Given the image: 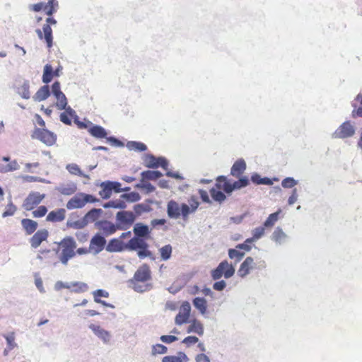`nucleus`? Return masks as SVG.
Returning <instances> with one entry per match:
<instances>
[{
    "label": "nucleus",
    "instance_id": "1",
    "mask_svg": "<svg viewBox=\"0 0 362 362\" xmlns=\"http://www.w3.org/2000/svg\"><path fill=\"white\" fill-rule=\"evenodd\" d=\"M133 231L137 238H134L129 241V249H146V244L140 238H146L149 235L148 226L141 223H136L134 226Z\"/></svg>",
    "mask_w": 362,
    "mask_h": 362
},
{
    "label": "nucleus",
    "instance_id": "2",
    "mask_svg": "<svg viewBox=\"0 0 362 362\" xmlns=\"http://www.w3.org/2000/svg\"><path fill=\"white\" fill-rule=\"evenodd\" d=\"M96 201H98V199L93 195L80 192L68 201L66 207L69 210L81 209L85 206L87 203H93Z\"/></svg>",
    "mask_w": 362,
    "mask_h": 362
},
{
    "label": "nucleus",
    "instance_id": "3",
    "mask_svg": "<svg viewBox=\"0 0 362 362\" xmlns=\"http://www.w3.org/2000/svg\"><path fill=\"white\" fill-rule=\"evenodd\" d=\"M115 218L119 229L127 230L134 223L136 215L130 211H119Z\"/></svg>",
    "mask_w": 362,
    "mask_h": 362
},
{
    "label": "nucleus",
    "instance_id": "4",
    "mask_svg": "<svg viewBox=\"0 0 362 362\" xmlns=\"http://www.w3.org/2000/svg\"><path fill=\"white\" fill-rule=\"evenodd\" d=\"M235 268L232 264H228L227 261L221 262L216 269L211 272V276L214 280L221 279L223 276L226 279H229L233 276Z\"/></svg>",
    "mask_w": 362,
    "mask_h": 362
},
{
    "label": "nucleus",
    "instance_id": "5",
    "mask_svg": "<svg viewBox=\"0 0 362 362\" xmlns=\"http://www.w3.org/2000/svg\"><path fill=\"white\" fill-rule=\"evenodd\" d=\"M32 138L38 139L47 146H52L56 142L57 135L46 129L36 128Z\"/></svg>",
    "mask_w": 362,
    "mask_h": 362
},
{
    "label": "nucleus",
    "instance_id": "6",
    "mask_svg": "<svg viewBox=\"0 0 362 362\" xmlns=\"http://www.w3.org/2000/svg\"><path fill=\"white\" fill-rule=\"evenodd\" d=\"M355 127L349 121L343 122L332 134V138L346 139L353 136L355 134Z\"/></svg>",
    "mask_w": 362,
    "mask_h": 362
},
{
    "label": "nucleus",
    "instance_id": "7",
    "mask_svg": "<svg viewBox=\"0 0 362 362\" xmlns=\"http://www.w3.org/2000/svg\"><path fill=\"white\" fill-rule=\"evenodd\" d=\"M52 93L56 99L54 105L59 110H63L68 105V101L66 95L61 90V85L59 81H55L52 85Z\"/></svg>",
    "mask_w": 362,
    "mask_h": 362
},
{
    "label": "nucleus",
    "instance_id": "8",
    "mask_svg": "<svg viewBox=\"0 0 362 362\" xmlns=\"http://www.w3.org/2000/svg\"><path fill=\"white\" fill-rule=\"evenodd\" d=\"M88 328L103 344H108L110 342L112 335L109 331L93 323L90 324Z\"/></svg>",
    "mask_w": 362,
    "mask_h": 362
},
{
    "label": "nucleus",
    "instance_id": "9",
    "mask_svg": "<svg viewBox=\"0 0 362 362\" xmlns=\"http://www.w3.org/2000/svg\"><path fill=\"white\" fill-rule=\"evenodd\" d=\"M191 312V305L189 302L182 303L178 314L176 315L175 322L177 325H181L189 322Z\"/></svg>",
    "mask_w": 362,
    "mask_h": 362
},
{
    "label": "nucleus",
    "instance_id": "10",
    "mask_svg": "<svg viewBox=\"0 0 362 362\" xmlns=\"http://www.w3.org/2000/svg\"><path fill=\"white\" fill-rule=\"evenodd\" d=\"M95 228L103 233L104 235L108 236L115 233L119 229L117 224H115L109 221L103 220L95 223Z\"/></svg>",
    "mask_w": 362,
    "mask_h": 362
},
{
    "label": "nucleus",
    "instance_id": "11",
    "mask_svg": "<svg viewBox=\"0 0 362 362\" xmlns=\"http://www.w3.org/2000/svg\"><path fill=\"white\" fill-rule=\"evenodd\" d=\"M55 252V255L59 259V261L66 264L68 261L73 258L76 254H78L79 255H83L86 254L90 250H54Z\"/></svg>",
    "mask_w": 362,
    "mask_h": 362
},
{
    "label": "nucleus",
    "instance_id": "12",
    "mask_svg": "<svg viewBox=\"0 0 362 362\" xmlns=\"http://www.w3.org/2000/svg\"><path fill=\"white\" fill-rule=\"evenodd\" d=\"M146 166L149 168H156L159 166L167 170L168 163L167 160L163 157L156 158L153 155H147L145 159Z\"/></svg>",
    "mask_w": 362,
    "mask_h": 362
},
{
    "label": "nucleus",
    "instance_id": "13",
    "mask_svg": "<svg viewBox=\"0 0 362 362\" xmlns=\"http://www.w3.org/2000/svg\"><path fill=\"white\" fill-rule=\"evenodd\" d=\"M45 198V194H41L40 192H31L23 202V207L26 210H31L35 206L37 205Z\"/></svg>",
    "mask_w": 362,
    "mask_h": 362
},
{
    "label": "nucleus",
    "instance_id": "14",
    "mask_svg": "<svg viewBox=\"0 0 362 362\" xmlns=\"http://www.w3.org/2000/svg\"><path fill=\"white\" fill-rule=\"evenodd\" d=\"M264 230H265V227L264 226V225L262 226L255 228L252 230L253 237L250 238H247L245 241V243L238 244V245H236L235 249H251L250 247L248 245V243H251L258 240L262 236H263V235L264 234Z\"/></svg>",
    "mask_w": 362,
    "mask_h": 362
},
{
    "label": "nucleus",
    "instance_id": "15",
    "mask_svg": "<svg viewBox=\"0 0 362 362\" xmlns=\"http://www.w3.org/2000/svg\"><path fill=\"white\" fill-rule=\"evenodd\" d=\"M55 189L63 195L70 196L76 192L77 185L74 182L61 183L56 187Z\"/></svg>",
    "mask_w": 362,
    "mask_h": 362
},
{
    "label": "nucleus",
    "instance_id": "16",
    "mask_svg": "<svg viewBox=\"0 0 362 362\" xmlns=\"http://www.w3.org/2000/svg\"><path fill=\"white\" fill-rule=\"evenodd\" d=\"M151 273L148 266L143 265L139 267L134 276V281L144 282L150 279Z\"/></svg>",
    "mask_w": 362,
    "mask_h": 362
},
{
    "label": "nucleus",
    "instance_id": "17",
    "mask_svg": "<svg viewBox=\"0 0 362 362\" xmlns=\"http://www.w3.org/2000/svg\"><path fill=\"white\" fill-rule=\"evenodd\" d=\"M254 268V261L252 257H247L245 261L241 264L240 269L238 271V275L243 278L246 276Z\"/></svg>",
    "mask_w": 362,
    "mask_h": 362
},
{
    "label": "nucleus",
    "instance_id": "18",
    "mask_svg": "<svg viewBox=\"0 0 362 362\" xmlns=\"http://www.w3.org/2000/svg\"><path fill=\"white\" fill-rule=\"evenodd\" d=\"M48 236V231L47 230H40L30 239L31 246L33 247H37L40 246L41 243L46 240Z\"/></svg>",
    "mask_w": 362,
    "mask_h": 362
},
{
    "label": "nucleus",
    "instance_id": "19",
    "mask_svg": "<svg viewBox=\"0 0 362 362\" xmlns=\"http://www.w3.org/2000/svg\"><path fill=\"white\" fill-rule=\"evenodd\" d=\"M49 87L48 85L42 86L36 93L33 96V99L35 102H42L45 100L50 95Z\"/></svg>",
    "mask_w": 362,
    "mask_h": 362
},
{
    "label": "nucleus",
    "instance_id": "20",
    "mask_svg": "<svg viewBox=\"0 0 362 362\" xmlns=\"http://www.w3.org/2000/svg\"><path fill=\"white\" fill-rule=\"evenodd\" d=\"M103 213L104 211L101 209H92L83 216V218L88 225L89 223H95L98 221L97 220L103 216Z\"/></svg>",
    "mask_w": 362,
    "mask_h": 362
},
{
    "label": "nucleus",
    "instance_id": "21",
    "mask_svg": "<svg viewBox=\"0 0 362 362\" xmlns=\"http://www.w3.org/2000/svg\"><path fill=\"white\" fill-rule=\"evenodd\" d=\"M246 169V163L243 159H239L236 160L233 165L230 174L236 177H238L241 174L244 173Z\"/></svg>",
    "mask_w": 362,
    "mask_h": 362
},
{
    "label": "nucleus",
    "instance_id": "22",
    "mask_svg": "<svg viewBox=\"0 0 362 362\" xmlns=\"http://www.w3.org/2000/svg\"><path fill=\"white\" fill-rule=\"evenodd\" d=\"M168 215L172 218H178L180 216V206L175 201L168 203Z\"/></svg>",
    "mask_w": 362,
    "mask_h": 362
},
{
    "label": "nucleus",
    "instance_id": "23",
    "mask_svg": "<svg viewBox=\"0 0 362 362\" xmlns=\"http://www.w3.org/2000/svg\"><path fill=\"white\" fill-rule=\"evenodd\" d=\"M88 132L97 139L107 138V133L106 130L101 126L92 124L88 129Z\"/></svg>",
    "mask_w": 362,
    "mask_h": 362
},
{
    "label": "nucleus",
    "instance_id": "24",
    "mask_svg": "<svg viewBox=\"0 0 362 362\" xmlns=\"http://www.w3.org/2000/svg\"><path fill=\"white\" fill-rule=\"evenodd\" d=\"M66 211L64 209H59L56 211H52L49 213L47 216V221L56 222V221H62L65 218Z\"/></svg>",
    "mask_w": 362,
    "mask_h": 362
},
{
    "label": "nucleus",
    "instance_id": "25",
    "mask_svg": "<svg viewBox=\"0 0 362 362\" xmlns=\"http://www.w3.org/2000/svg\"><path fill=\"white\" fill-rule=\"evenodd\" d=\"M352 106L354 107V110L352 112L353 117H362V94H358L356 96Z\"/></svg>",
    "mask_w": 362,
    "mask_h": 362
},
{
    "label": "nucleus",
    "instance_id": "26",
    "mask_svg": "<svg viewBox=\"0 0 362 362\" xmlns=\"http://www.w3.org/2000/svg\"><path fill=\"white\" fill-rule=\"evenodd\" d=\"M188 358L183 352H179L176 356H166L162 359V362H187Z\"/></svg>",
    "mask_w": 362,
    "mask_h": 362
},
{
    "label": "nucleus",
    "instance_id": "27",
    "mask_svg": "<svg viewBox=\"0 0 362 362\" xmlns=\"http://www.w3.org/2000/svg\"><path fill=\"white\" fill-rule=\"evenodd\" d=\"M217 181L218 182V184H217L218 187L223 189L225 192L229 194L233 191V183L227 181L225 177L220 176Z\"/></svg>",
    "mask_w": 362,
    "mask_h": 362
},
{
    "label": "nucleus",
    "instance_id": "28",
    "mask_svg": "<svg viewBox=\"0 0 362 362\" xmlns=\"http://www.w3.org/2000/svg\"><path fill=\"white\" fill-rule=\"evenodd\" d=\"M105 244L106 240L105 238L98 233L92 238L89 249H93L92 247H98L100 249H103Z\"/></svg>",
    "mask_w": 362,
    "mask_h": 362
},
{
    "label": "nucleus",
    "instance_id": "29",
    "mask_svg": "<svg viewBox=\"0 0 362 362\" xmlns=\"http://www.w3.org/2000/svg\"><path fill=\"white\" fill-rule=\"evenodd\" d=\"M193 305L202 315H204L206 313L207 309V303L204 298H195L193 300Z\"/></svg>",
    "mask_w": 362,
    "mask_h": 362
},
{
    "label": "nucleus",
    "instance_id": "30",
    "mask_svg": "<svg viewBox=\"0 0 362 362\" xmlns=\"http://www.w3.org/2000/svg\"><path fill=\"white\" fill-rule=\"evenodd\" d=\"M21 224L28 234L33 233L37 227L36 221L28 218L23 219L21 221Z\"/></svg>",
    "mask_w": 362,
    "mask_h": 362
},
{
    "label": "nucleus",
    "instance_id": "31",
    "mask_svg": "<svg viewBox=\"0 0 362 362\" xmlns=\"http://www.w3.org/2000/svg\"><path fill=\"white\" fill-rule=\"evenodd\" d=\"M30 83L28 81H25L23 84L18 87L17 93L24 99H29L30 98Z\"/></svg>",
    "mask_w": 362,
    "mask_h": 362
},
{
    "label": "nucleus",
    "instance_id": "32",
    "mask_svg": "<svg viewBox=\"0 0 362 362\" xmlns=\"http://www.w3.org/2000/svg\"><path fill=\"white\" fill-rule=\"evenodd\" d=\"M66 169L69 171V173L75 175H78L81 177H86L87 179H90V177L84 174L80 169L79 166L76 163H69L66 165Z\"/></svg>",
    "mask_w": 362,
    "mask_h": 362
},
{
    "label": "nucleus",
    "instance_id": "33",
    "mask_svg": "<svg viewBox=\"0 0 362 362\" xmlns=\"http://www.w3.org/2000/svg\"><path fill=\"white\" fill-rule=\"evenodd\" d=\"M187 332H194L199 335H202L204 334V327L202 324L200 322L194 320L192 324L189 326Z\"/></svg>",
    "mask_w": 362,
    "mask_h": 362
},
{
    "label": "nucleus",
    "instance_id": "34",
    "mask_svg": "<svg viewBox=\"0 0 362 362\" xmlns=\"http://www.w3.org/2000/svg\"><path fill=\"white\" fill-rule=\"evenodd\" d=\"M53 76L54 74L52 66L49 64H47L44 66L43 69V75L42 78V82L45 84H47L52 81Z\"/></svg>",
    "mask_w": 362,
    "mask_h": 362
},
{
    "label": "nucleus",
    "instance_id": "35",
    "mask_svg": "<svg viewBox=\"0 0 362 362\" xmlns=\"http://www.w3.org/2000/svg\"><path fill=\"white\" fill-rule=\"evenodd\" d=\"M71 292L74 293H83L88 290V286L87 284L81 281L71 282Z\"/></svg>",
    "mask_w": 362,
    "mask_h": 362
},
{
    "label": "nucleus",
    "instance_id": "36",
    "mask_svg": "<svg viewBox=\"0 0 362 362\" xmlns=\"http://www.w3.org/2000/svg\"><path fill=\"white\" fill-rule=\"evenodd\" d=\"M100 187L102 189L99 192L100 196L105 199H109L112 195V190L108 185L107 181L103 182L100 184Z\"/></svg>",
    "mask_w": 362,
    "mask_h": 362
},
{
    "label": "nucleus",
    "instance_id": "37",
    "mask_svg": "<svg viewBox=\"0 0 362 362\" xmlns=\"http://www.w3.org/2000/svg\"><path fill=\"white\" fill-rule=\"evenodd\" d=\"M141 177L143 178V180H156L162 176V173L159 171L146 170V171H143L141 173Z\"/></svg>",
    "mask_w": 362,
    "mask_h": 362
},
{
    "label": "nucleus",
    "instance_id": "38",
    "mask_svg": "<svg viewBox=\"0 0 362 362\" xmlns=\"http://www.w3.org/2000/svg\"><path fill=\"white\" fill-rule=\"evenodd\" d=\"M58 8V1L57 0H49L47 4H45L44 11L49 16L57 11Z\"/></svg>",
    "mask_w": 362,
    "mask_h": 362
},
{
    "label": "nucleus",
    "instance_id": "39",
    "mask_svg": "<svg viewBox=\"0 0 362 362\" xmlns=\"http://www.w3.org/2000/svg\"><path fill=\"white\" fill-rule=\"evenodd\" d=\"M43 33L45 35V40L47 44L48 47L52 46V30L49 24H45L43 25Z\"/></svg>",
    "mask_w": 362,
    "mask_h": 362
},
{
    "label": "nucleus",
    "instance_id": "40",
    "mask_svg": "<svg viewBox=\"0 0 362 362\" xmlns=\"http://www.w3.org/2000/svg\"><path fill=\"white\" fill-rule=\"evenodd\" d=\"M76 246V241L71 237L64 238L59 243L61 249H74Z\"/></svg>",
    "mask_w": 362,
    "mask_h": 362
},
{
    "label": "nucleus",
    "instance_id": "41",
    "mask_svg": "<svg viewBox=\"0 0 362 362\" xmlns=\"http://www.w3.org/2000/svg\"><path fill=\"white\" fill-rule=\"evenodd\" d=\"M34 284L37 289L40 293H45L46 292L45 288L43 286L42 279L39 272L33 273Z\"/></svg>",
    "mask_w": 362,
    "mask_h": 362
},
{
    "label": "nucleus",
    "instance_id": "42",
    "mask_svg": "<svg viewBox=\"0 0 362 362\" xmlns=\"http://www.w3.org/2000/svg\"><path fill=\"white\" fill-rule=\"evenodd\" d=\"M104 208H115V209H125L127 207L126 203L122 199H117L110 201L103 205Z\"/></svg>",
    "mask_w": 362,
    "mask_h": 362
},
{
    "label": "nucleus",
    "instance_id": "43",
    "mask_svg": "<svg viewBox=\"0 0 362 362\" xmlns=\"http://www.w3.org/2000/svg\"><path fill=\"white\" fill-rule=\"evenodd\" d=\"M281 210L273 213L269 216L267 220L264 223V226L265 228H272L274 226L275 223L278 221L279 214H280Z\"/></svg>",
    "mask_w": 362,
    "mask_h": 362
},
{
    "label": "nucleus",
    "instance_id": "44",
    "mask_svg": "<svg viewBox=\"0 0 362 362\" xmlns=\"http://www.w3.org/2000/svg\"><path fill=\"white\" fill-rule=\"evenodd\" d=\"M127 147L129 150H134L136 151H144L147 148L144 144L137 141H129L127 144Z\"/></svg>",
    "mask_w": 362,
    "mask_h": 362
},
{
    "label": "nucleus",
    "instance_id": "45",
    "mask_svg": "<svg viewBox=\"0 0 362 362\" xmlns=\"http://www.w3.org/2000/svg\"><path fill=\"white\" fill-rule=\"evenodd\" d=\"M66 224L67 226L74 229H81L87 226V223L83 217L81 219L77 221L69 220Z\"/></svg>",
    "mask_w": 362,
    "mask_h": 362
},
{
    "label": "nucleus",
    "instance_id": "46",
    "mask_svg": "<svg viewBox=\"0 0 362 362\" xmlns=\"http://www.w3.org/2000/svg\"><path fill=\"white\" fill-rule=\"evenodd\" d=\"M120 197L121 199H125L129 202H136L141 199V196L138 192H136L123 194L120 196Z\"/></svg>",
    "mask_w": 362,
    "mask_h": 362
},
{
    "label": "nucleus",
    "instance_id": "47",
    "mask_svg": "<svg viewBox=\"0 0 362 362\" xmlns=\"http://www.w3.org/2000/svg\"><path fill=\"white\" fill-rule=\"evenodd\" d=\"M168 352V348L160 344H156L151 346V355L165 354Z\"/></svg>",
    "mask_w": 362,
    "mask_h": 362
},
{
    "label": "nucleus",
    "instance_id": "48",
    "mask_svg": "<svg viewBox=\"0 0 362 362\" xmlns=\"http://www.w3.org/2000/svg\"><path fill=\"white\" fill-rule=\"evenodd\" d=\"M286 238V235L282 230V229L277 228L274 230L272 233V239L276 242L282 243Z\"/></svg>",
    "mask_w": 362,
    "mask_h": 362
},
{
    "label": "nucleus",
    "instance_id": "49",
    "mask_svg": "<svg viewBox=\"0 0 362 362\" xmlns=\"http://www.w3.org/2000/svg\"><path fill=\"white\" fill-rule=\"evenodd\" d=\"M4 337L5 339L6 340L8 350H12L15 347L17 346V344L15 342V334H14V332H11V333H9L8 334H5V335H4Z\"/></svg>",
    "mask_w": 362,
    "mask_h": 362
},
{
    "label": "nucleus",
    "instance_id": "50",
    "mask_svg": "<svg viewBox=\"0 0 362 362\" xmlns=\"http://www.w3.org/2000/svg\"><path fill=\"white\" fill-rule=\"evenodd\" d=\"M249 184V180L247 177H243L240 178L238 181H235L233 182V190L240 189L243 187H246Z\"/></svg>",
    "mask_w": 362,
    "mask_h": 362
},
{
    "label": "nucleus",
    "instance_id": "51",
    "mask_svg": "<svg viewBox=\"0 0 362 362\" xmlns=\"http://www.w3.org/2000/svg\"><path fill=\"white\" fill-rule=\"evenodd\" d=\"M298 180L293 177H288L284 178L281 182V185L284 188H292L298 184Z\"/></svg>",
    "mask_w": 362,
    "mask_h": 362
},
{
    "label": "nucleus",
    "instance_id": "52",
    "mask_svg": "<svg viewBox=\"0 0 362 362\" xmlns=\"http://www.w3.org/2000/svg\"><path fill=\"white\" fill-rule=\"evenodd\" d=\"M95 302H100V297L108 298L109 293L103 289H98L92 293Z\"/></svg>",
    "mask_w": 362,
    "mask_h": 362
},
{
    "label": "nucleus",
    "instance_id": "53",
    "mask_svg": "<svg viewBox=\"0 0 362 362\" xmlns=\"http://www.w3.org/2000/svg\"><path fill=\"white\" fill-rule=\"evenodd\" d=\"M136 188L138 189H146L147 192H152L155 190V187L153 185H152L149 182H144V180H143V178L141 179V181L140 183H138L135 185Z\"/></svg>",
    "mask_w": 362,
    "mask_h": 362
},
{
    "label": "nucleus",
    "instance_id": "54",
    "mask_svg": "<svg viewBox=\"0 0 362 362\" xmlns=\"http://www.w3.org/2000/svg\"><path fill=\"white\" fill-rule=\"evenodd\" d=\"M212 198L217 202H221L226 199V195L221 191L212 189L211 190Z\"/></svg>",
    "mask_w": 362,
    "mask_h": 362
},
{
    "label": "nucleus",
    "instance_id": "55",
    "mask_svg": "<svg viewBox=\"0 0 362 362\" xmlns=\"http://www.w3.org/2000/svg\"><path fill=\"white\" fill-rule=\"evenodd\" d=\"M139 281H131V284L132 285V287L135 291L142 293V292H145L149 289V287L148 285H146V284L141 285L139 284Z\"/></svg>",
    "mask_w": 362,
    "mask_h": 362
},
{
    "label": "nucleus",
    "instance_id": "56",
    "mask_svg": "<svg viewBox=\"0 0 362 362\" xmlns=\"http://www.w3.org/2000/svg\"><path fill=\"white\" fill-rule=\"evenodd\" d=\"M229 257L232 259H235V262H239L245 255L244 252L240 250H229Z\"/></svg>",
    "mask_w": 362,
    "mask_h": 362
},
{
    "label": "nucleus",
    "instance_id": "57",
    "mask_svg": "<svg viewBox=\"0 0 362 362\" xmlns=\"http://www.w3.org/2000/svg\"><path fill=\"white\" fill-rule=\"evenodd\" d=\"M193 213L191 211L190 207L186 204H182L180 206V216L182 215L184 220H186L189 214Z\"/></svg>",
    "mask_w": 362,
    "mask_h": 362
},
{
    "label": "nucleus",
    "instance_id": "58",
    "mask_svg": "<svg viewBox=\"0 0 362 362\" xmlns=\"http://www.w3.org/2000/svg\"><path fill=\"white\" fill-rule=\"evenodd\" d=\"M23 180L26 182H40L47 183L49 182L46 180L41 178L40 177L36 176H30V175H24L22 177Z\"/></svg>",
    "mask_w": 362,
    "mask_h": 362
},
{
    "label": "nucleus",
    "instance_id": "59",
    "mask_svg": "<svg viewBox=\"0 0 362 362\" xmlns=\"http://www.w3.org/2000/svg\"><path fill=\"white\" fill-rule=\"evenodd\" d=\"M47 211L46 206H40L36 210L33 211V215L35 218L44 216Z\"/></svg>",
    "mask_w": 362,
    "mask_h": 362
},
{
    "label": "nucleus",
    "instance_id": "60",
    "mask_svg": "<svg viewBox=\"0 0 362 362\" xmlns=\"http://www.w3.org/2000/svg\"><path fill=\"white\" fill-rule=\"evenodd\" d=\"M54 288L56 291H59L62 288L70 289V288H71V282H70V283L66 282L65 283L62 281H58L55 283Z\"/></svg>",
    "mask_w": 362,
    "mask_h": 362
},
{
    "label": "nucleus",
    "instance_id": "61",
    "mask_svg": "<svg viewBox=\"0 0 362 362\" xmlns=\"http://www.w3.org/2000/svg\"><path fill=\"white\" fill-rule=\"evenodd\" d=\"M16 210V207L11 202L6 206V211L3 213L2 216L6 217L12 216L15 213Z\"/></svg>",
    "mask_w": 362,
    "mask_h": 362
},
{
    "label": "nucleus",
    "instance_id": "62",
    "mask_svg": "<svg viewBox=\"0 0 362 362\" xmlns=\"http://www.w3.org/2000/svg\"><path fill=\"white\" fill-rule=\"evenodd\" d=\"M298 190L296 188H294L292 192L291 196L288 197V204L291 206L294 204V203L298 200Z\"/></svg>",
    "mask_w": 362,
    "mask_h": 362
},
{
    "label": "nucleus",
    "instance_id": "63",
    "mask_svg": "<svg viewBox=\"0 0 362 362\" xmlns=\"http://www.w3.org/2000/svg\"><path fill=\"white\" fill-rule=\"evenodd\" d=\"M160 339L163 343L170 344V343H173V342L177 341L178 339L177 337L173 336V335H162L160 337Z\"/></svg>",
    "mask_w": 362,
    "mask_h": 362
},
{
    "label": "nucleus",
    "instance_id": "64",
    "mask_svg": "<svg viewBox=\"0 0 362 362\" xmlns=\"http://www.w3.org/2000/svg\"><path fill=\"white\" fill-rule=\"evenodd\" d=\"M6 173L17 170L20 168V165L16 160L11 161L9 164L6 165Z\"/></svg>",
    "mask_w": 362,
    "mask_h": 362
}]
</instances>
